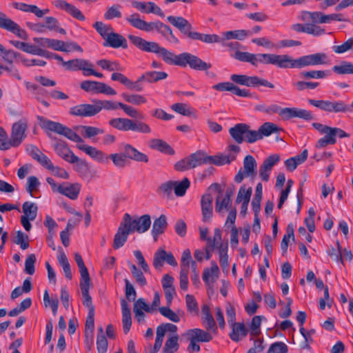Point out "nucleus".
<instances>
[{"mask_svg": "<svg viewBox=\"0 0 353 353\" xmlns=\"http://www.w3.org/2000/svg\"><path fill=\"white\" fill-rule=\"evenodd\" d=\"M53 3L55 7L65 10L67 13L79 21H84L85 19L80 10L63 0H57Z\"/></svg>", "mask_w": 353, "mask_h": 353, "instance_id": "nucleus-24", "label": "nucleus"}, {"mask_svg": "<svg viewBox=\"0 0 353 353\" xmlns=\"http://www.w3.org/2000/svg\"><path fill=\"white\" fill-rule=\"evenodd\" d=\"M0 28L5 29L19 38L27 40L28 38V33L11 19L7 17L6 14L0 12Z\"/></svg>", "mask_w": 353, "mask_h": 353, "instance_id": "nucleus-18", "label": "nucleus"}, {"mask_svg": "<svg viewBox=\"0 0 353 353\" xmlns=\"http://www.w3.org/2000/svg\"><path fill=\"white\" fill-rule=\"evenodd\" d=\"M28 123L26 119H21L15 122L12 127L10 139L8 141L12 147L19 146L26 137Z\"/></svg>", "mask_w": 353, "mask_h": 353, "instance_id": "nucleus-16", "label": "nucleus"}, {"mask_svg": "<svg viewBox=\"0 0 353 353\" xmlns=\"http://www.w3.org/2000/svg\"><path fill=\"white\" fill-rule=\"evenodd\" d=\"M149 147L151 149L157 150L167 154L173 155L174 154V149L165 141L160 139H152L150 140Z\"/></svg>", "mask_w": 353, "mask_h": 353, "instance_id": "nucleus-33", "label": "nucleus"}, {"mask_svg": "<svg viewBox=\"0 0 353 353\" xmlns=\"http://www.w3.org/2000/svg\"><path fill=\"white\" fill-rule=\"evenodd\" d=\"M352 46L353 37H351L340 46H334L332 49L334 51V52L338 54H342L352 49Z\"/></svg>", "mask_w": 353, "mask_h": 353, "instance_id": "nucleus-63", "label": "nucleus"}, {"mask_svg": "<svg viewBox=\"0 0 353 353\" xmlns=\"http://www.w3.org/2000/svg\"><path fill=\"white\" fill-rule=\"evenodd\" d=\"M93 27L95 28V30L99 33V34L105 39L106 40V38L108 36H109L110 32L112 30L111 26H106L101 21H97L94 25Z\"/></svg>", "mask_w": 353, "mask_h": 353, "instance_id": "nucleus-60", "label": "nucleus"}, {"mask_svg": "<svg viewBox=\"0 0 353 353\" xmlns=\"http://www.w3.org/2000/svg\"><path fill=\"white\" fill-rule=\"evenodd\" d=\"M329 62L327 54L319 52L294 59L289 55V68H302L307 66L325 65Z\"/></svg>", "mask_w": 353, "mask_h": 353, "instance_id": "nucleus-11", "label": "nucleus"}, {"mask_svg": "<svg viewBox=\"0 0 353 353\" xmlns=\"http://www.w3.org/2000/svg\"><path fill=\"white\" fill-rule=\"evenodd\" d=\"M230 79L233 82L248 87L263 85L270 88H274V85L266 79H261L257 76L250 77L245 74H232Z\"/></svg>", "mask_w": 353, "mask_h": 353, "instance_id": "nucleus-15", "label": "nucleus"}, {"mask_svg": "<svg viewBox=\"0 0 353 353\" xmlns=\"http://www.w3.org/2000/svg\"><path fill=\"white\" fill-rule=\"evenodd\" d=\"M163 262L172 266H176L177 262L172 252H167L163 249H159L154 254L153 266L157 270L161 269L163 265Z\"/></svg>", "mask_w": 353, "mask_h": 353, "instance_id": "nucleus-19", "label": "nucleus"}, {"mask_svg": "<svg viewBox=\"0 0 353 353\" xmlns=\"http://www.w3.org/2000/svg\"><path fill=\"white\" fill-rule=\"evenodd\" d=\"M74 260L78 265V268L79 269V272L81 274V279H88V277H90L88 270L86 268V266L84 264V262L83 261V259L80 254L78 252L74 254Z\"/></svg>", "mask_w": 353, "mask_h": 353, "instance_id": "nucleus-54", "label": "nucleus"}, {"mask_svg": "<svg viewBox=\"0 0 353 353\" xmlns=\"http://www.w3.org/2000/svg\"><path fill=\"white\" fill-rule=\"evenodd\" d=\"M231 203V199L225 197L221 198L220 196H218L215 202V210L216 212L220 213L223 209H229V206Z\"/></svg>", "mask_w": 353, "mask_h": 353, "instance_id": "nucleus-55", "label": "nucleus"}, {"mask_svg": "<svg viewBox=\"0 0 353 353\" xmlns=\"http://www.w3.org/2000/svg\"><path fill=\"white\" fill-rule=\"evenodd\" d=\"M103 46H109L114 48H123L125 49L128 48V43L124 37L118 33L111 32L103 43Z\"/></svg>", "mask_w": 353, "mask_h": 353, "instance_id": "nucleus-28", "label": "nucleus"}, {"mask_svg": "<svg viewBox=\"0 0 353 353\" xmlns=\"http://www.w3.org/2000/svg\"><path fill=\"white\" fill-rule=\"evenodd\" d=\"M77 148L84 152L85 154L89 155L93 159L102 163H105L108 161V157L105 154L97 148L88 145H77Z\"/></svg>", "mask_w": 353, "mask_h": 353, "instance_id": "nucleus-21", "label": "nucleus"}, {"mask_svg": "<svg viewBox=\"0 0 353 353\" xmlns=\"http://www.w3.org/2000/svg\"><path fill=\"white\" fill-rule=\"evenodd\" d=\"M185 303L187 310L190 313L194 315L199 314L198 303L193 295L187 294L185 296Z\"/></svg>", "mask_w": 353, "mask_h": 353, "instance_id": "nucleus-52", "label": "nucleus"}, {"mask_svg": "<svg viewBox=\"0 0 353 353\" xmlns=\"http://www.w3.org/2000/svg\"><path fill=\"white\" fill-rule=\"evenodd\" d=\"M225 39L230 40L232 39L243 40L247 36L251 35L252 32L245 30L227 31L223 33Z\"/></svg>", "mask_w": 353, "mask_h": 353, "instance_id": "nucleus-45", "label": "nucleus"}, {"mask_svg": "<svg viewBox=\"0 0 353 353\" xmlns=\"http://www.w3.org/2000/svg\"><path fill=\"white\" fill-rule=\"evenodd\" d=\"M178 341V335L172 336L168 338L165 341L163 351H177L179 347Z\"/></svg>", "mask_w": 353, "mask_h": 353, "instance_id": "nucleus-56", "label": "nucleus"}, {"mask_svg": "<svg viewBox=\"0 0 353 353\" xmlns=\"http://www.w3.org/2000/svg\"><path fill=\"white\" fill-rule=\"evenodd\" d=\"M72 158L70 163L74 164V170L79 174L81 177H87L90 172V168L87 161L79 159L76 155H72Z\"/></svg>", "mask_w": 353, "mask_h": 353, "instance_id": "nucleus-31", "label": "nucleus"}, {"mask_svg": "<svg viewBox=\"0 0 353 353\" xmlns=\"http://www.w3.org/2000/svg\"><path fill=\"white\" fill-rule=\"evenodd\" d=\"M10 43L15 48L20 49L23 52L36 55L37 50L38 49L36 46L19 41H10Z\"/></svg>", "mask_w": 353, "mask_h": 353, "instance_id": "nucleus-48", "label": "nucleus"}, {"mask_svg": "<svg viewBox=\"0 0 353 353\" xmlns=\"http://www.w3.org/2000/svg\"><path fill=\"white\" fill-rule=\"evenodd\" d=\"M229 133L232 138L239 144L245 141L253 143L261 140L259 130H251L250 126L246 123H237L229 129Z\"/></svg>", "mask_w": 353, "mask_h": 353, "instance_id": "nucleus-6", "label": "nucleus"}, {"mask_svg": "<svg viewBox=\"0 0 353 353\" xmlns=\"http://www.w3.org/2000/svg\"><path fill=\"white\" fill-rule=\"evenodd\" d=\"M130 233H132L131 231L129 230L126 224L122 221L116 234L114 235L112 245L113 248L117 250L123 246L128 240V235Z\"/></svg>", "mask_w": 353, "mask_h": 353, "instance_id": "nucleus-22", "label": "nucleus"}, {"mask_svg": "<svg viewBox=\"0 0 353 353\" xmlns=\"http://www.w3.org/2000/svg\"><path fill=\"white\" fill-rule=\"evenodd\" d=\"M126 21L134 28L146 32L155 31L170 43L176 44L179 43V40L174 35L170 27L159 20L147 22L141 19L139 13H133L126 18Z\"/></svg>", "mask_w": 353, "mask_h": 353, "instance_id": "nucleus-1", "label": "nucleus"}, {"mask_svg": "<svg viewBox=\"0 0 353 353\" xmlns=\"http://www.w3.org/2000/svg\"><path fill=\"white\" fill-rule=\"evenodd\" d=\"M219 252V263L223 269H228L229 267L228 264V255L227 254L228 252V245L220 244V246L218 247Z\"/></svg>", "mask_w": 353, "mask_h": 353, "instance_id": "nucleus-51", "label": "nucleus"}, {"mask_svg": "<svg viewBox=\"0 0 353 353\" xmlns=\"http://www.w3.org/2000/svg\"><path fill=\"white\" fill-rule=\"evenodd\" d=\"M259 130L263 139L264 137H269L272 133H277L281 128L273 123L265 122L259 127Z\"/></svg>", "mask_w": 353, "mask_h": 353, "instance_id": "nucleus-41", "label": "nucleus"}, {"mask_svg": "<svg viewBox=\"0 0 353 353\" xmlns=\"http://www.w3.org/2000/svg\"><path fill=\"white\" fill-rule=\"evenodd\" d=\"M332 70L338 74H353V64L348 61H342L341 65H334Z\"/></svg>", "mask_w": 353, "mask_h": 353, "instance_id": "nucleus-49", "label": "nucleus"}, {"mask_svg": "<svg viewBox=\"0 0 353 353\" xmlns=\"http://www.w3.org/2000/svg\"><path fill=\"white\" fill-rule=\"evenodd\" d=\"M121 96L126 102L136 105H140L143 103H145L147 101L146 99L143 96L138 94H130L126 92H123Z\"/></svg>", "mask_w": 353, "mask_h": 353, "instance_id": "nucleus-44", "label": "nucleus"}, {"mask_svg": "<svg viewBox=\"0 0 353 353\" xmlns=\"http://www.w3.org/2000/svg\"><path fill=\"white\" fill-rule=\"evenodd\" d=\"M288 352V346L283 342H276L272 343L268 353H286Z\"/></svg>", "mask_w": 353, "mask_h": 353, "instance_id": "nucleus-64", "label": "nucleus"}, {"mask_svg": "<svg viewBox=\"0 0 353 353\" xmlns=\"http://www.w3.org/2000/svg\"><path fill=\"white\" fill-rule=\"evenodd\" d=\"M202 323L207 331L216 332L217 330V326L213 316L211 314L210 307L205 304L201 308Z\"/></svg>", "mask_w": 353, "mask_h": 353, "instance_id": "nucleus-26", "label": "nucleus"}, {"mask_svg": "<svg viewBox=\"0 0 353 353\" xmlns=\"http://www.w3.org/2000/svg\"><path fill=\"white\" fill-rule=\"evenodd\" d=\"M97 65L108 71L121 70V65L118 62H112L107 59H101L97 62Z\"/></svg>", "mask_w": 353, "mask_h": 353, "instance_id": "nucleus-53", "label": "nucleus"}, {"mask_svg": "<svg viewBox=\"0 0 353 353\" xmlns=\"http://www.w3.org/2000/svg\"><path fill=\"white\" fill-rule=\"evenodd\" d=\"M171 108L176 112L181 114L183 116L190 117L193 114V112H192L190 108H188V106L186 103H174L172 105Z\"/></svg>", "mask_w": 353, "mask_h": 353, "instance_id": "nucleus-59", "label": "nucleus"}, {"mask_svg": "<svg viewBox=\"0 0 353 353\" xmlns=\"http://www.w3.org/2000/svg\"><path fill=\"white\" fill-rule=\"evenodd\" d=\"M33 40L42 47H47L59 51L62 41L49 38H34Z\"/></svg>", "mask_w": 353, "mask_h": 353, "instance_id": "nucleus-36", "label": "nucleus"}, {"mask_svg": "<svg viewBox=\"0 0 353 353\" xmlns=\"http://www.w3.org/2000/svg\"><path fill=\"white\" fill-rule=\"evenodd\" d=\"M2 59L8 63H12L21 57L20 53L12 50H6L1 55Z\"/></svg>", "mask_w": 353, "mask_h": 353, "instance_id": "nucleus-58", "label": "nucleus"}, {"mask_svg": "<svg viewBox=\"0 0 353 353\" xmlns=\"http://www.w3.org/2000/svg\"><path fill=\"white\" fill-rule=\"evenodd\" d=\"M121 311H122V323L123 329L125 334H127L132 325V317L129 305L125 299L121 301Z\"/></svg>", "mask_w": 353, "mask_h": 353, "instance_id": "nucleus-32", "label": "nucleus"}, {"mask_svg": "<svg viewBox=\"0 0 353 353\" xmlns=\"http://www.w3.org/2000/svg\"><path fill=\"white\" fill-rule=\"evenodd\" d=\"M80 88L87 92L105 94L112 96L117 94V92L112 87L108 85L105 83L96 81H83L81 83Z\"/></svg>", "mask_w": 353, "mask_h": 353, "instance_id": "nucleus-17", "label": "nucleus"}, {"mask_svg": "<svg viewBox=\"0 0 353 353\" xmlns=\"http://www.w3.org/2000/svg\"><path fill=\"white\" fill-rule=\"evenodd\" d=\"M81 190L79 183H63L57 187V192L65 195L70 199L75 200L77 199Z\"/></svg>", "mask_w": 353, "mask_h": 353, "instance_id": "nucleus-25", "label": "nucleus"}, {"mask_svg": "<svg viewBox=\"0 0 353 353\" xmlns=\"http://www.w3.org/2000/svg\"><path fill=\"white\" fill-rule=\"evenodd\" d=\"M168 227L166 216L161 214L156 219L152 225V234L154 241H157L159 235L164 233Z\"/></svg>", "mask_w": 353, "mask_h": 353, "instance_id": "nucleus-30", "label": "nucleus"}, {"mask_svg": "<svg viewBox=\"0 0 353 353\" xmlns=\"http://www.w3.org/2000/svg\"><path fill=\"white\" fill-rule=\"evenodd\" d=\"M170 65L182 67L188 65L190 68L199 71H207L212 67L210 63H206L197 56L188 52H183L178 55L173 53Z\"/></svg>", "mask_w": 353, "mask_h": 353, "instance_id": "nucleus-8", "label": "nucleus"}, {"mask_svg": "<svg viewBox=\"0 0 353 353\" xmlns=\"http://www.w3.org/2000/svg\"><path fill=\"white\" fill-rule=\"evenodd\" d=\"M168 21L176 28L185 37L194 41H201L205 43H220L223 41L216 34H203L194 30L192 24L182 17L168 16Z\"/></svg>", "mask_w": 353, "mask_h": 353, "instance_id": "nucleus-2", "label": "nucleus"}, {"mask_svg": "<svg viewBox=\"0 0 353 353\" xmlns=\"http://www.w3.org/2000/svg\"><path fill=\"white\" fill-rule=\"evenodd\" d=\"M308 103L316 107L321 110L328 112H332V101H327V100H315L312 99H308Z\"/></svg>", "mask_w": 353, "mask_h": 353, "instance_id": "nucleus-46", "label": "nucleus"}, {"mask_svg": "<svg viewBox=\"0 0 353 353\" xmlns=\"http://www.w3.org/2000/svg\"><path fill=\"white\" fill-rule=\"evenodd\" d=\"M234 58L243 61L250 63L252 65H255V54L247 52L236 51L234 54Z\"/></svg>", "mask_w": 353, "mask_h": 353, "instance_id": "nucleus-50", "label": "nucleus"}, {"mask_svg": "<svg viewBox=\"0 0 353 353\" xmlns=\"http://www.w3.org/2000/svg\"><path fill=\"white\" fill-rule=\"evenodd\" d=\"M63 65L65 66L68 70H82L83 74L85 76L89 66H93L92 63L87 60L75 59L70 60L67 62H63Z\"/></svg>", "mask_w": 353, "mask_h": 353, "instance_id": "nucleus-27", "label": "nucleus"}, {"mask_svg": "<svg viewBox=\"0 0 353 353\" xmlns=\"http://www.w3.org/2000/svg\"><path fill=\"white\" fill-rule=\"evenodd\" d=\"M328 71L324 70H308V71H302L299 73V76L301 78L304 79H323L326 77L328 74Z\"/></svg>", "mask_w": 353, "mask_h": 353, "instance_id": "nucleus-43", "label": "nucleus"}, {"mask_svg": "<svg viewBox=\"0 0 353 353\" xmlns=\"http://www.w3.org/2000/svg\"><path fill=\"white\" fill-rule=\"evenodd\" d=\"M211 157L202 151H197L179 161L174 165L177 171L183 172L203 164H210Z\"/></svg>", "mask_w": 353, "mask_h": 353, "instance_id": "nucleus-12", "label": "nucleus"}, {"mask_svg": "<svg viewBox=\"0 0 353 353\" xmlns=\"http://www.w3.org/2000/svg\"><path fill=\"white\" fill-rule=\"evenodd\" d=\"M174 183L172 181H168L161 184L157 190L158 194L163 198H170L172 195Z\"/></svg>", "mask_w": 353, "mask_h": 353, "instance_id": "nucleus-47", "label": "nucleus"}, {"mask_svg": "<svg viewBox=\"0 0 353 353\" xmlns=\"http://www.w3.org/2000/svg\"><path fill=\"white\" fill-rule=\"evenodd\" d=\"M141 79L149 83H154L159 80L165 79L168 77V74L165 72L150 71L146 72L141 76Z\"/></svg>", "mask_w": 353, "mask_h": 353, "instance_id": "nucleus-39", "label": "nucleus"}, {"mask_svg": "<svg viewBox=\"0 0 353 353\" xmlns=\"http://www.w3.org/2000/svg\"><path fill=\"white\" fill-rule=\"evenodd\" d=\"M37 119L40 127L46 130L54 132L76 143L83 142V139L79 134L60 123L48 120L42 116H38Z\"/></svg>", "mask_w": 353, "mask_h": 353, "instance_id": "nucleus-9", "label": "nucleus"}, {"mask_svg": "<svg viewBox=\"0 0 353 353\" xmlns=\"http://www.w3.org/2000/svg\"><path fill=\"white\" fill-rule=\"evenodd\" d=\"M128 38L139 50L146 52H152L159 54L166 63L170 64L172 57H173V52L160 46L158 43L154 41H148L140 37L132 34H129Z\"/></svg>", "mask_w": 353, "mask_h": 353, "instance_id": "nucleus-5", "label": "nucleus"}, {"mask_svg": "<svg viewBox=\"0 0 353 353\" xmlns=\"http://www.w3.org/2000/svg\"><path fill=\"white\" fill-rule=\"evenodd\" d=\"M255 65L258 63L263 64H272L282 69L289 68V55L276 54H255Z\"/></svg>", "mask_w": 353, "mask_h": 353, "instance_id": "nucleus-14", "label": "nucleus"}, {"mask_svg": "<svg viewBox=\"0 0 353 353\" xmlns=\"http://www.w3.org/2000/svg\"><path fill=\"white\" fill-rule=\"evenodd\" d=\"M29 237L27 234L21 231L17 232V236L14 240V243L19 245L22 250H26L29 247Z\"/></svg>", "mask_w": 353, "mask_h": 353, "instance_id": "nucleus-57", "label": "nucleus"}, {"mask_svg": "<svg viewBox=\"0 0 353 353\" xmlns=\"http://www.w3.org/2000/svg\"><path fill=\"white\" fill-rule=\"evenodd\" d=\"M121 102L111 100H97L94 104L83 103L72 107L69 113L73 116L90 117L99 113L103 109L116 110L121 109Z\"/></svg>", "mask_w": 353, "mask_h": 353, "instance_id": "nucleus-3", "label": "nucleus"}, {"mask_svg": "<svg viewBox=\"0 0 353 353\" xmlns=\"http://www.w3.org/2000/svg\"><path fill=\"white\" fill-rule=\"evenodd\" d=\"M123 221L132 233L135 231L139 233H143L148 231L151 225V219L149 214H144L139 218L132 219L128 213H125L123 215Z\"/></svg>", "mask_w": 353, "mask_h": 353, "instance_id": "nucleus-13", "label": "nucleus"}, {"mask_svg": "<svg viewBox=\"0 0 353 353\" xmlns=\"http://www.w3.org/2000/svg\"><path fill=\"white\" fill-rule=\"evenodd\" d=\"M211 157L210 164L222 165L229 164L236 159L235 154H221L218 156H210Z\"/></svg>", "mask_w": 353, "mask_h": 353, "instance_id": "nucleus-40", "label": "nucleus"}, {"mask_svg": "<svg viewBox=\"0 0 353 353\" xmlns=\"http://www.w3.org/2000/svg\"><path fill=\"white\" fill-rule=\"evenodd\" d=\"M186 335L188 339H194L197 342H210L212 339V335L207 330L199 328L188 330Z\"/></svg>", "mask_w": 353, "mask_h": 353, "instance_id": "nucleus-29", "label": "nucleus"}, {"mask_svg": "<svg viewBox=\"0 0 353 353\" xmlns=\"http://www.w3.org/2000/svg\"><path fill=\"white\" fill-rule=\"evenodd\" d=\"M23 212L24 215L22 216H28L30 218V221H34L37 215L38 208L36 204L32 202L26 201L23 203Z\"/></svg>", "mask_w": 353, "mask_h": 353, "instance_id": "nucleus-42", "label": "nucleus"}, {"mask_svg": "<svg viewBox=\"0 0 353 353\" xmlns=\"http://www.w3.org/2000/svg\"><path fill=\"white\" fill-rule=\"evenodd\" d=\"M174 194L177 196L185 195L186 190L190 188V181L188 178H184L181 181H172Z\"/></svg>", "mask_w": 353, "mask_h": 353, "instance_id": "nucleus-38", "label": "nucleus"}, {"mask_svg": "<svg viewBox=\"0 0 353 353\" xmlns=\"http://www.w3.org/2000/svg\"><path fill=\"white\" fill-rule=\"evenodd\" d=\"M212 201L213 197L209 193H206L201 196V205L203 222H208L212 216Z\"/></svg>", "mask_w": 353, "mask_h": 353, "instance_id": "nucleus-23", "label": "nucleus"}, {"mask_svg": "<svg viewBox=\"0 0 353 353\" xmlns=\"http://www.w3.org/2000/svg\"><path fill=\"white\" fill-rule=\"evenodd\" d=\"M257 163L252 155H247L243 160V172L245 177L254 178L256 175Z\"/></svg>", "mask_w": 353, "mask_h": 353, "instance_id": "nucleus-34", "label": "nucleus"}, {"mask_svg": "<svg viewBox=\"0 0 353 353\" xmlns=\"http://www.w3.org/2000/svg\"><path fill=\"white\" fill-rule=\"evenodd\" d=\"M123 153L111 154L108 159H111L114 165L118 168H123L127 163V159H130L137 162L148 163V157L137 150L129 143H123L121 145Z\"/></svg>", "mask_w": 353, "mask_h": 353, "instance_id": "nucleus-4", "label": "nucleus"}, {"mask_svg": "<svg viewBox=\"0 0 353 353\" xmlns=\"http://www.w3.org/2000/svg\"><path fill=\"white\" fill-rule=\"evenodd\" d=\"M232 327V332L230 334V338L235 342L240 341V336L245 337L247 336L248 330L245 327L243 323H237L230 324Z\"/></svg>", "mask_w": 353, "mask_h": 353, "instance_id": "nucleus-35", "label": "nucleus"}, {"mask_svg": "<svg viewBox=\"0 0 353 353\" xmlns=\"http://www.w3.org/2000/svg\"><path fill=\"white\" fill-rule=\"evenodd\" d=\"M132 5L134 8H137L141 12L149 14L154 13L159 17H163L164 13L162 10L157 6L154 2H142L138 1H133Z\"/></svg>", "mask_w": 353, "mask_h": 353, "instance_id": "nucleus-20", "label": "nucleus"}, {"mask_svg": "<svg viewBox=\"0 0 353 353\" xmlns=\"http://www.w3.org/2000/svg\"><path fill=\"white\" fill-rule=\"evenodd\" d=\"M159 310L163 316L174 323H178L180 321L179 316L170 308V305L159 307Z\"/></svg>", "mask_w": 353, "mask_h": 353, "instance_id": "nucleus-61", "label": "nucleus"}, {"mask_svg": "<svg viewBox=\"0 0 353 353\" xmlns=\"http://www.w3.org/2000/svg\"><path fill=\"white\" fill-rule=\"evenodd\" d=\"M265 112L270 114L279 113L283 120H289L294 117L303 119L306 121H311L314 119L312 112L308 110L296 108H281L277 105L266 106Z\"/></svg>", "mask_w": 353, "mask_h": 353, "instance_id": "nucleus-10", "label": "nucleus"}, {"mask_svg": "<svg viewBox=\"0 0 353 353\" xmlns=\"http://www.w3.org/2000/svg\"><path fill=\"white\" fill-rule=\"evenodd\" d=\"M54 150L57 154L65 161L70 163L72 156L74 154L68 148L63 142H58L54 145Z\"/></svg>", "mask_w": 353, "mask_h": 353, "instance_id": "nucleus-37", "label": "nucleus"}, {"mask_svg": "<svg viewBox=\"0 0 353 353\" xmlns=\"http://www.w3.org/2000/svg\"><path fill=\"white\" fill-rule=\"evenodd\" d=\"M81 128H82L84 130L85 137L89 139L92 138L98 134L104 133V130L103 129L97 127L81 125Z\"/></svg>", "mask_w": 353, "mask_h": 353, "instance_id": "nucleus-62", "label": "nucleus"}, {"mask_svg": "<svg viewBox=\"0 0 353 353\" xmlns=\"http://www.w3.org/2000/svg\"><path fill=\"white\" fill-rule=\"evenodd\" d=\"M109 125L119 131H132L143 134L151 132V128L148 124L138 120L128 118H114L108 121Z\"/></svg>", "mask_w": 353, "mask_h": 353, "instance_id": "nucleus-7", "label": "nucleus"}]
</instances>
